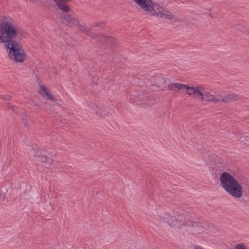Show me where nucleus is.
Returning <instances> with one entry per match:
<instances>
[{"label": "nucleus", "instance_id": "nucleus-3", "mask_svg": "<svg viewBox=\"0 0 249 249\" xmlns=\"http://www.w3.org/2000/svg\"><path fill=\"white\" fill-rule=\"evenodd\" d=\"M220 185L225 192L235 198H240L243 195V188L241 184L234 177L229 173L223 172L219 176Z\"/></svg>", "mask_w": 249, "mask_h": 249}, {"label": "nucleus", "instance_id": "nucleus-11", "mask_svg": "<svg viewBox=\"0 0 249 249\" xmlns=\"http://www.w3.org/2000/svg\"><path fill=\"white\" fill-rule=\"evenodd\" d=\"M57 6L64 12L68 13L71 11V8L65 3L67 1H64V0H59L54 1Z\"/></svg>", "mask_w": 249, "mask_h": 249}, {"label": "nucleus", "instance_id": "nucleus-15", "mask_svg": "<svg viewBox=\"0 0 249 249\" xmlns=\"http://www.w3.org/2000/svg\"><path fill=\"white\" fill-rule=\"evenodd\" d=\"M235 249H248L244 244H238Z\"/></svg>", "mask_w": 249, "mask_h": 249}, {"label": "nucleus", "instance_id": "nucleus-2", "mask_svg": "<svg viewBox=\"0 0 249 249\" xmlns=\"http://www.w3.org/2000/svg\"><path fill=\"white\" fill-rule=\"evenodd\" d=\"M21 34L7 17L0 18V43H4L9 58L16 62L22 63L26 58L23 47L15 39H20Z\"/></svg>", "mask_w": 249, "mask_h": 249}, {"label": "nucleus", "instance_id": "nucleus-13", "mask_svg": "<svg viewBox=\"0 0 249 249\" xmlns=\"http://www.w3.org/2000/svg\"><path fill=\"white\" fill-rule=\"evenodd\" d=\"M79 30L81 31V32L87 34L89 36L94 37V33L90 32V31L88 28L85 27L84 26L82 25H80L79 23V25H78Z\"/></svg>", "mask_w": 249, "mask_h": 249}, {"label": "nucleus", "instance_id": "nucleus-16", "mask_svg": "<svg viewBox=\"0 0 249 249\" xmlns=\"http://www.w3.org/2000/svg\"><path fill=\"white\" fill-rule=\"evenodd\" d=\"M106 41L107 42H105V43H106L107 45H112L114 44L115 42V40L113 38V41H111L110 39H106Z\"/></svg>", "mask_w": 249, "mask_h": 249}, {"label": "nucleus", "instance_id": "nucleus-4", "mask_svg": "<svg viewBox=\"0 0 249 249\" xmlns=\"http://www.w3.org/2000/svg\"><path fill=\"white\" fill-rule=\"evenodd\" d=\"M191 96L206 103L220 102V94L213 90L205 89L202 86H193Z\"/></svg>", "mask_w": 249, "mask_h": 249}, {"label": "nucleus", "instance_id": "nucleus-14", "mask_svg": "<svg viewBox=\"0 0 249 249\" xmlns=\"http://www.w3.org/2000/svg\"><path fill=\"white\" fill-rule=\"evenodd\" d=\"M157 84L156 85L158 87H160L162 85H163L165 82V80L163 78H159L157 81Z\"/></svg>", "mask_w": 249, "mask_h": 249}, {"label": "nucleus", "instance_id": "nucleus-12", "mask_svg": "<svg viewBox=\"0 0 249 249\" xmlns=\"http://www.w3.org/2000/svg\"><path fill=\"white\" fill-rule=\"evenodd\" d=\"M93 38H95L97 41L101 42H107L106 39H110L111 41H113V38L111 36H107L104 34H94V37Z\"/></svg>", "mask_w": 249, "mask_h": 249}, {"label": "nucleus", "instance_id": "nucleus-6", "mask_svg": "<svg viewBox=\"0 0 249 249\" xmlns=\"http://www.w3.org/2000/svg\"><path fill=\"white\" fill-rule=\"evenodd\" d=\"M168 88L170 90L174 91H180L182 90L185 92L187 95L191 96L192 91L193 88V86H191L188 85H185L181 83H171L168 87Z\"/></svg>", "mask_w": 249, "mask_h": 249}, {"label": "nucleus", "instance_id": "nucleus-7", "mask_svg": "<svg viewBox=\"0 0 249 249\" xmlns=\"http://www.w3.org/2000/svg\"><path fill=\"white\" fill-rule=\"evenodd\" d=\"M62 22L67 26L73 27L79 25V20L76 17L70 14H66L61 18Z\"/></svg>", "mask_w": 249, "mask_h": 249}, {"label": "nucleus", "instance_id": "nucleus-1", "mask_svg": "<svg viewBox=\"0 0 249 249\" xmlns=\"http://www.w3.org/2000/svg\"><path fill=\"white\" fill-rule=\"evenodd\" d=\"M158 217L168 227L183 235L197 236L206 231V226L193 221L188 212L181 208H176L166 213H160Z\"/></svg>", "mask_w": 249, "mask_h": 249}, {"label": "nucleus", "instance_id": "nucleus-10", "mask_svg": "<svg viewBox=\"0 0 249 249\" xmlns=\"http://www.w3.org/2000/svg\"><path fill=\"white\" fill-rule=\"evenodd\" d=\"M38 92L45 99L54 101V99L51 94L49 90L46 88L40 86L38 89Z\"/></svg>", "mask_w": 249, "mask_h": 249}, {"label": "nucleus", "instance_id": "nucleus-9", "mask_svg": "<svg viewBox=\"0 0 249 249\" xmlns=\"http://www.w3.org/2000/svg\"><path fill=\"white\" fill-rule=\"evenodd\" d=\"M239 96L236 94L231 93L226 94H220V102H230L239 100Z\"/></svg>", "mask_w": 249, "mask_h": 249}, {"label": "nucleus", "instance_id": "nucleus-8", "mask_svg": "<svg viewBox=\"0 0 249 249\" xmlns=\"http://www.w3.org/2000/svg\"><path fill=\"white\" fill-rule=\"evenodd\" d=\"M153 16H157L161 18L171 19L173 18V15L169 11L162 9L161 8L159 7L156 9L154 13L152 14Z\"/></svg>", "mask_w": 249, "mask_h": 249}, {"label": "nucleus", "instance_id": "nucleus-5", "mask_svg": "<svg viewBox=\"0 0 249 249\" xmlns=\"http://www.w3.org/2000/svg\"><path fill=\"white\" fill-rule=\"evenodd\" d=\"M35 157L41 162L42 166L49 168L54 162L55 155L45 150H38L36 152Z\"/></svg>", "mask_w": 249, "mask_h": 249}]
</instances>
